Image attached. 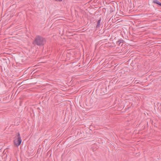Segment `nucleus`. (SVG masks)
<instances>
[{
	"instance_id": "1",
	"label": "nucleus",
	"mask_w": 161,
	"mask_h": 161,
	"mask_svg": "<svg viewBox=\"0 0 161 161\" xmlns=\"http://www.w3.org/2000/svg\"><path fill=\"white\" fill-rule=\"evenodd\" d=\"M45 38L39 35H37L33 42V44L39 46H42L46 43Z\"/></svg>"
},
{
	"instance_id": "2",
	"label": "nucleus",
	"mask_w": 161,
	"mask_h": 161,
	"mask_svg": "<svg viewBox=\"0 0 161 161\" xmlns=\"http://www.w3.org/2000/svg\"><path fill=\"white\" fill-rule=\"evenodd\" d=\"M16 137L17 138L14 141V144L17 147H18L20 145L22 142V140L19 132L17 133L16 136L15 137V138Z\"/></svg>"
},
{
	"instance_id": "3",
	"label": "nucleus",
	"mask_w": 161,
	"mask_h": 161,
	"mask_svg": "<svg viewBox=\"0 0 161 161\" xmlns=\"http://www.w3.org/2000/svg\"><path fill=\"white\" fill-rule=\"evenodd\" d=\"M153 3H155L158 5V6H161V3L158 0H154L153 2Z\"/></svg>"
},
{
	"instance_id": "4",
	"label": "nucleus",
	"mask_w": 161,
	"mask_h": 161,
	"mask_svg": "<svg viewBox=\"0 0 161 161\" xmlns=\"http://www.w3.org/2000/svg\"><path fill=\"white\" fill-rule=\"evenodd\" d=\"M101 19H100L98 20V21H97V25L96 26V28H97V29L98 28H99L100 26V25H101L100 22H101Z\"/></svg>"
},
{
	"instance_id": "5",
	"label": "nucleus",
	"mask_w": 161,
	"mask_h": 161,
	"mask_svg": "<svg viewBox=\"0 0 161 161\" xmlns=\"http://www.w3.org/2000/svg\"><path fill=\"white\" fill-rule=\"evenodd\" d=\"M147 15H148L149 17L155 16L156 15V14L154 13H152L148 14Z\"/></svg>"
},
{
	"instance_id": "6",
	"label": "nucleus",
	"mask_w": 161,
	"mask_h": 161,
	"mask_svg": "<svg viewBox=\"0 0 161 161\" xmlns=\"http://www.w3.org/2000/svg\"><path fill=\"white\" fill-rule=\"evenodd\" d=\"M124 42V41L123 40L119 39L118 41L116 42V44H118L119 42H120L121 43H122Z\"/></svg>"
},
{
	"instance_id": "7",
	"label": "nucleus",
	"mask_w": 161,
	"mask_h": 161,
	"mask_svg": "<svg viewBox=\"0 0 161 161\" xmlns=\"http://www.w3.org/2000/svg\"><path fill=\"white\" fill-rule=\"evenodd\" d=\"M114 8H112L111 7H110L109 8V12L110 13H112L114 12Z\"/></svg>"
},
{
	"instance_id": "8",
	"label": "nucleus",
	"mask_w": 161,
	"mask_h": 161,
	"mask_svg": "<svg viewBox=\"0 0 161 161\" xmlns=\"http://www.w3.org/2000/svg\"><path fill=\"white\" fill-rule=\"evenodd\" d=\"M118 45L119 46H121L122 45V44H123L122 43H120V42H119L118 43Z\"/></svg>"
},
{
	"instance_id": "9",
	"label": "nucleus",
	"mask_w": 161,
	"mask_h": 161,
	"mask_svg": "<svg viewBox=\"0 0 161 161\" xmlns=\"http://www.w3.org/2000/svg\"><path fill=\"white\" fill-rule=\"evenodd\" d=\"M55 1H58L59 2H62V0H55Z\"/></svg>"
}]
</instances>
